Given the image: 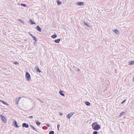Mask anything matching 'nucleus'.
I'll return each instance as SVG.
<instances>
[{
  "label": "nucleus",
  "instance_id": "1",
  "mask_svg": "<svg viewBox=\"0 0 134 134\" xmlns=\"http://www.w3.org/2000/svg\"><path fill=\"white\" fill-rule=\"evenodd\" d=\"M92 126L93 129L94 130H98L101 129L100 126L96 122L93 123Z\"/></svg>",
  "mask_w": 134,
  "mask_h": 134
},
{
  "label": "nucleus",
  "instance_id": "2",
  "mask_svg": "<svg viewBox=\"0 0 134 134\" xmlns=\"http://www.w3.org/2000/svg\"><path fill=\"white\" fill-rule=\"evenodd\" d=\"M25 78L26 80L28 81H30L31 80V76L29 73L27 72L25 74Z\"/></svg>",
  "mask_w": 134,
  "mask_h": 134
},
{
  "label": "nucleus",
  "instance_id": "3",
  "mask_svg": "<svg viewBox=\"0 0 134 134\" xmlns=\"http://www.w3.org/2000/svg\"><path fill=\"white\" fill-rule=\"evenodd\" d=\"M0 117L1 120L4 123L7 122V119L5 118V117L2 115H0Z\"/></svg>",
  "mask_w": 134,
  "mask_h": 134
},
{
  "label": "nucleus",
  "instance_id": "4",
  "mask_svg": "<svg viewBox=\"0 0 134 134\" xmlns=\"http://www.w3.org/2000/svg\"><path fill=\"white\" fill-rule=\"evenodd\" d=\"M13 124H14V126L16 128H19V126L17 124V122L15 120H14L13 122Z\"/></svg>",
  "mask_w": 134,
  "mask_h": 134
},
{
  "label": "nucleus",
  "instance_id": "5",
  "mask_svg": "<svg viewBox=\"0 0 134 134\" xmlns=\"http://www.w3.org/2000/svg\"><path fill=\"white\" fill-rule=\"evenodd\" d=\"M22 127H25L26 128H27L29 127V125L28 124H26V123H24L22 124Z\"/></svg>",
  "mask_w": 134,
  "mask_h": 134
},
{
  "label": "nucleus",
  "instance_id": "6",
  "mask_svg": "<svg viewBox=\"0 0 134 134\" xmlns=\"http://www.w3.org/2000/svg\"><path fill=\"white\" fill-rule=\"evenodd\" d=\"M74 113H71L66 115V117L68 119H70L71 117L73 115Z\"/></svg>",
  "mask_w": 134,
  "mask_h": 134
},
{
  "label": "nucleus",
  "instance_id": "7",
  "mask_svg": "<svg viewBox=\"0 0 134 134\" xmlns=\"http://www.w3.org/2000/svg\"><path fill=\"white\" fill-rule=\"evenodd\" d=\"M21 97H19L18 98H16L15 100V103L17 104H18V103L19 101V100L21 99Z\"/></svg>",
  "mask_w": 134,
  "mask_h": 134
},
{
  "label": "nucleus",
  "instance_id": "8",
  "mask_svg": "<svg viewBox=\"0 0 134 134\" xmlns=\"http://www.w3.org/2000/svg\"><path fill=\"white\" fill-rule=\"evenodd\" d=\"M76 4L78 5H83L84 4V2H77L75 3Z\"/></svg>",
  "mask_w": 134,
  "mask_h": 134
},
{
  "label": "nucleus",
  "instance_id": "9",
  "mask_svg": "<svg viewBox=\"0 0 134 134\" xmlns=\"http://www.w3.org/2000/svg\"><path fill=\"white\" fill-rule=\"evenodd\" d=\"M35 28L38 31L40 32H41V27L39 26H37Z\"/></svg>",
  "mask_w": 134,
  "mask_h": 134
},
{
  "label": "nucleus",
  "instance_id": "10",
  "mask_svg": "<svg viewBox=\"0 0 134 134\" xmlns=\"http://www.w3.org/2000/svg\"><path fill=\"white\" fill-rule=\"evenodd\" d=\"M113 31L115 33L116 35H119L120 34L119 32L116 29L115 30H113Z\"/></svg>",
  "mask_w": 134,
  "mask_h": 134
},
{
  "label": "nucleus",
  "instance_id": "11",
  "mask_svg": "<svg viewBox=\"0 0 134 134\" xmlns=\"http://www.w3.org/2000/svg\"><path fill=\"white\" fill-rule=\"evenodd\" d=\"M63 92H64V91H62L61 90H60L59 91V93L62 96H65V95L63 93Z\"/></svg>",
  "mask_w": 134,
  "mask_h": 134
},
{
  "label": "nucleus",
  "instance_id": "12",
  "mask_svg": "<svg viewBox=\"0 0 134 134\" xmlns=\"http://www.w3.org/2000/svg\"><path fill=\"white\" fill-rule=\"evenodd\" d=\"M29 22L32 25L33 24H36V23L33 21L31 19H30L29 20Z\"/></svg>",
  "mask_w": 134,
  "mask_h": 134
},
{
  "label": "nucleus",
  "instance_id": "13",
  "mask_svg": "<svg viewBox=\"0 0 134 134\" xmlns=\"http://www.w3.org/2000/svg\"><path fill=\"white\" fill-rule=\"evenodd\" d=\"M35 122L36 124L38 126H39L41 124V123L38 120H36L35 121Z\"/></svg>",
  "mask_w": 134,
  "mask_h": 134
},
{
  "label": "nucleus",
  "instance_id": "14",
  "mask_svg": "<svg viewBox=\"0 0 134 134\" xmlns=\"http://www.w3.org/2000/svg\"><path fill=\"white\" fill-rule=\"evenodd\" d=\"M61 39L60 38L58 39L55 40H54L55 42L58 43L60 41Z\"/></svg>",
  "mask_w": 134,
  "mask_h": 134
},
{
  "label": "nucleus",
  "instance_id": "15",
  "mask_svg": "<svg viewBox=\"0 0 134 134\" xmlns=\"http://www.w3.org/2000/svg\"><path fill=\"white\" fill-rule=\"evenodd\" d=\"M36 71L39 72H41V71L39 69L38 67V66H37V68H35Z\"/></svg>",
  "mask_w": 134,
  "mask_h": 134
},
{
  "label": "nucleus",
  "instance_id": "16",
  "mask_svg": "<svg viewBox=\"0 0 134 134\" xmlns=\"http://www.w3.org/2000/svg\"><path fill=\"white\" fill-rule=\"evenodd\" d=\"M32 37L33 38L34 40L36 42L37 41V39L35 36L33 35Z\"/></svg>",
  "mask_w": 134,
  "mask_h": 134
},
{
  "label": "nucleus",
  "instance_id": "17",
  "mask_svg": "<svg viewBox=\"0 0 134 134\" xmlns=\"http://www.w3.org/2000/svg\"><path fill=\"white\" fill-rule=\"evenodd\" d=\"M57 4L58 5H60L61 4V2L59 0H57Z\"/></svg>",
  "mask_w": 134,
  "mask_h": 134
},
{
  "label": "nucleus",
  "instance_id": "18",
  "mask_svg": "<svg viewBox=\"0 0 134 134\" xmlns=\"http://www.w3.org/2000/svg\"><path fill=\"white\" fill-rule=\"evenodd\" d=\"M30 126L31 128L33 130H35L36 132L38 131L37 130H36L35 129V127L31 125H30Z\"/></svg>",
  "mask_w": 134,
  "mask_h": 134
},
{
  "label": "nucleus",
  "instance_id": "19",
  "mask_svg": "<svg viewBox=\"0 0 134 134\" xmlns=\"http://www.w3.org/2000/svg\"><path fill=\"white\" fill-rule=\"evenodd\" d=\"M85 103V104L87 106H89L90 105V103L86 101Z\"/></svg>",
  "mask_w": 134,
  "mask_h": 134
},
{
  "label": "nucleus",
  "instance_id": "20",
  "mask_svg": "<svg viewBox=\"0 0 134 134\" xmlns=\"http://www.w3.org/2000/svg\"><path fill=\"white\" fill-rule=\"evenodd\" d=\"M134 64V61H131L129 62V65H131Z\"/></svg>",
  "mask_w": 134,
  "mask_h": 134
},
{
  "label": "nucleus",
  "instance_id": "21",
  "mask_svg": "<svg viewBox=\"0 0 134 134\" xmlns=\"http://www.w3.org/2000/svg\"><path fill=\"white\" fill-rule=\"evenodd\" d=\"M57 35L56 34H55L51 36V37L53 38H56L57 37Z\"/></svg>",
  "mask_w": 134,
  "mask_h": 134
},
{
  "label": "nucleus",
  "instance_id": "22",
  "mask_svg": "<svg viewBox=\"0 0 134 134\" xmlns=\"http://www.w3.org/2000/svg\"><path fill=\"white\" fill-rule=\"evenodd\" d=\"M18 20L20 22L22 23L23 24H24V21L22 20L21 19H20Z\"/></svg>",
  "mask_w": 134,
  "mask_h": 134
},
{
  "label": "nucleus",
  "instance_id": "23",
  "mask_svg": "<svg viewBox=\"0 0 134 134\" xmlns=\"http://www.w3.org/2000/svg\"><path fill=\"white\" fill-rule=\"evenodd\" d=\"M1 102H2L3 103V104H4L6 105H8V104H7V103L5 102L4 101L2 100L1 101Z\"/></svg>",
  "mask_w": 134,
  "mask_h": 134
},
{
  "label": "nucleus",
  "instance_id": "24",
  "mask_svg": "<svg viewBox=\"0 0 134 134\" xmlns=\"http://www.w3.org/2000/svg\"><path fill=\"white\" fill-rule=\"evenodd\" d=\"M83 23L84 24L86 25L87 26L89 27H90L88 25L87 23H86L85 21H84Z\"/></svg>",
  "mask_w": 134,
  "mask_h": 134
},
{
  "label": "nucleus",
  "instance_id": "25",
  "mask_svg": "<svg viewBox=\"0 0 134 134\" xmlns=\"http://www.w3.org/2000/svg\"><path fill=\"white\" fill-rule=\"evenodd\" d=\"M54 132L53 131H51L49 132V134H54Z\"/></svg>",
  "mask_w": 134,
  "mask_h": 134
},
{
  "label": "nucleus",
  "instance_id": "26",
  "mask_svg": "<svg viewBox=\"0 0 134 134\" xmlns=\"http://www.w3.org/2000/svg\"><path fill=\"white\" fill-rule=\"evenodd\" d=\"M125 114V112H122L120 114V116H119V117H120V116H122V115H124Z\"/></svg>",
  "mask_w": 134,
  "mask_h": 134
},
{
  "label": "nucleus",
  "instance_id": "27",
  "mask_svg": "<svg viewBox=\"0 0 134 134\" xmlns=\"http://www.w3.org/2000/svg\"><path fill=\"white\" fill-rule=\"evenodd\" d=\"M98 132L96 131H94L93 132V134H97Z\"/></svg>",
  "mask_w": 134,
  "mask_h": 134
},
{
  "label": "nucleus",
  "instance_id": "28",
  "mask_svg": "<svg viewBox=\"0 0 134 134\" xmlns=\"http://www.w3.org/2000/svg\"><path fill=\"white\" fill-rule=\"evenodd\" d=\"M21 5L22 6H23L24 7H26V4H22V3H21Z\"/></svg>",
  "mask_w": 134,
  "mask_h": 134
},
{
  "label": "nucleus",
  "instance_id": "29",
  "mask_svg": "<svg viewBox=\"0 0 134 134\" xmlns=\"http://www.w3.org/2000/svg\"><path fill=\"white\" fill-rule=\"evenodd\" d=\"M60 125H59L58 124L57 125V128H58V131H59V127H60Z\"/></svg>",
  "mask_w": 134,
  "mask_h": 134
},
{
  "label": "nucleus",
  "instance_id": "30",
  "mask_svg": "<svg viewBox=\"0 0 134 134\" xmlns=\"http://www.w3.org/2000/svg\"><path fill=\"white\" fill-rule=\"evenodd\" d=\"M13 63L14 64L17 65L18 64V62H14Z\"/></svg>",
  "mask_w": 134,
  "mask_h": 134
},
{
  "label": "nucleus",
  "instance_id": "31",
  "mask_svg": "<svg viewBox=\"0 0 134 134\" xmlns=\"http://www.w3.org/2000/svg\"><path fill=\"white\" fill-rule=\"evenodd\" d=\"M46 125L48 127H49L50 126V125L48 124H46Z\"/></svg>",
  "mask_w": 134,
  "mask_h": 134
},
{
  "label": "nucleus",
  "instance_id": "32",
  "mask_svg": "<svg viewBox=\"0 0 134 134\" xmlns=\"http://www.w3.org/2000/svg\"><path fill=\"white\" fill-rule=\"evenodd\" d=\"M126 101V100H124L121 103V104H123L125 101Z\"/></svg>",
  "mask_w": 134,
  "mask_h": 134
},
{
  "label": "nucleus",
  "instance_id": "33",
  "mask_svg": "<svg viewBox=\"0 0 134 134\" xmlns=\"http://www.w3.org/2000/svg\"><path fill=\"white\" fill-rule=\"evenodd\" d=\"M29 118L30 119H32L33 118V116H30L29 117Z\"/></svg>",
  "mask_w": 134,
  "mask_h": 134
},
{
  "label": "nucleus",
  "instance_id": "34",
  "mask_svg": "<svg viewBox=\"0 0 134 134\" xmlns=\"http://www.w3.org/2000/svg\"><path fill=\"white\" fill-rule=\"evenodd\" d=\"M29 34L32 37L33 36L32 34L30 33V32H29Z\"/></svg>",
  "mask_w": 134,
  "mask_h": 134
},
{
  "label": "nucleus",
  "instance_id": "35",
  "mask_svg": "<svg viewBox=\"0 0 134 134\" xmlns=\"http://www.w3.org/2000/svg\"><path fill=\"white\" fill-rule=\"evenodd\" d=\"M133 81L134 82V76L133 77Z\"/></svg>",
  "mask_w": 134,
  "mask_h": 134
},
{
  "label": "nucleus",
  "instance_id": "36",
  "mask_svg": "<svg viewBox=\"0 0 134 134\" xmlns=\"http://www.w3.org/2000/svg\"><path fill=\"white\" fill-rule=\"evenodd\" d=\"M80 70L79 69H78L77 70V71H80Z\"/></svg>",
  "mask_w": 134,
  "mask_h": 134
},
{
  "label": "nucleus",
  "instance_id": "37",
  "mask_svg": "<svg viewBox=\"0 0 134 134\" xmlns=\"http://www.w3.org/2000/svg\"><path fill=\"white\" fill-rule=\"evenodd\" d=\"M60 115H62V113H60Z\"/></svg>",
  "mask_w": 134,
  "mask_h": 134
},
{
  "label": "nucleus",
  "instance_id": "38",
  "mask_svg": "<svg viewBox=\"0 0 134 134\" xmlns=\"http://www.w3.org/2000/svg\"><path fill=\"white\" fill-rule=\"evenodd\" d=\"M2 100H1L0 99V101H1Z\"/></svg>",
  "mask_w": 134,
  "mask_h": 134
}]
</instances>
